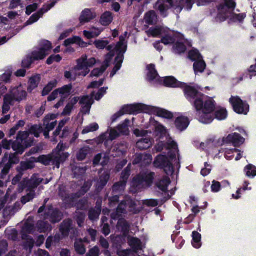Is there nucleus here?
I'll return each instance as SVG.
<instances>
[{"label":"nucleus","instance_id":"8","mask_svg":"<svg viewBox=\"0 0 256 256\" xmlns=\"http://www.w3.org/2000/svg\"><path fill=\"white\" fill-rule=\"evenodd\" d=\"M136 204L130 198H126V200L121 202L116 209V212L112 214V218L116 220L122 214L128 212H132L134 214L138 212L140 210L136 209Z\"/></svg>","mask_w":256,"mask_h":256},{"label":"nucleus","instance_id":"15","mask_svg":"<svg viewBox=\"0 0 256 256\" xmlns=\"http://www.w3.org/2000/svg\"><path fill=\"white\" fill-rule=\"evenodd\" d=\"M130 175V166H128L122 172L120 177V181L116 184L113 186V190L115 194L122 192L124 190L126 182Z\"/></svg>","mask_w":256,"mask_h":256},{"label":"nucleus","instance_id":"54","mask_svg":"<svg viewBox=\"0 0 256 256\" xmlns=\"http://www.w3.org/2000/svg\"><path fill=\"white\" fill-rule=\"evenodd\" d=\"M36 196L34 191L30 190V192L25 196H24L21 198V202L22 204H24L32 200Z\"/></svg>","mask_w":256,"mask_h":256},{"label":"nucleus","instance_id":"55","mask_svg":"<svg viewBox=\"0 0 256 256\" xmlns=\"http://www.w3.org/2000/svg\"><path fill=\"white\" fill-rule=\"evenodd\" d=\"M98 125L96 123H92L86 126L82 130V134H86L90 132H94L98 129Z\"/></svg>","mask_w":256,"mask_h":256},{"label":"nucleus","instance_id":"19","mask_svg":"<svg viewBox=\"0 0 256 256\" xmlns=\"http://www.w3.org/2000/svg\"><path fill=\"white\" fill-rule=\"evenodd\" d=\"M142 106L140 104L130 105L124 106L120 112L114 116L113 121L120 117L124 114H132L134 112H140L142 110Z\"/></svg>","mask_w":256,"mask_h":256},{"label":"nucleus","instance_id":"59","mask_svg":"<svg viewBox=\"0 0 256 256\" xmlns=\"http://www.w3.org/2000/svg\"><path fill=\"white\" fill-rule=\"evenodd\" d=\"M246 176L254 178L256 176V168L252 164H249L245 168Z\"/></svg>","mask_w":256,"mask_h":256},{"label":"nucleus","instance_id":"24","mask_svg":"<svg viewBox=\"0 0 256 256\" xmlns=\"http://www.w3.org/2000/svg\"><path fill=\"white\" fill-rule=\"evenodd\" d=\"M56 118L55 114L48 115L44 118V129L50 131L54 129L56 124V122L54 120Z\"/></svg>","mask_w":256,"mask_h":256},{"label":"nucleus","instance_id":"47","mask_svg":"<svg viewBox=\"0 0 256 256\" xmlns=\"http://www.w3.org/2000/svg\"><path fill=\"white\" fill-rule=\"evenodd\" d=\"M38 230L40 232H46L51 230V226L48 223V222H39L38 224Z\"/></svg>","mask_w":256,"mask_h":256},{"label":"nucleus","instance_id":"48","mask_svg":"<svg viewBox=\"0 0 256 256\" xmlns=\"http://www.w3.org/2000/svg\"><path fill=\"white\" fill-rule=\"evenodd\" d=\"M145 21L148 24H152L156 20V14L154 12L150 11L145 15Z\"/></svg>","mask_w":256,"mask_h":256},{"label":"nucleus","instance_id":"31","mask_svg":"<svg viewBox=\"0 0 256 256\" xmlns=\"http://www.w3.org/2000/svg\"><path fill=\"white\" fill-rule=\"evenodd\" d=\"M36 162V158H32L28 162H22L18 168L20 170L24 171L28 169H32L34 167V162Z\"/></svg>","mask_w":256,"mask_h":256},{"label":"nucleus","instance_id":"5","mask_svg":"<svg viewBox=\"0 0 256 256\" xmlns=\"http://www.w3.org/2000/svg\"><path fill=\"white\" fill-rule=\"evenodd\" d=\"M96 63L94 58L88 59V56L82 55L80 58L76 60V66L74 68L73 72L76 74L86 76L90 72V68L93 66Z\"/></svg>","mask_w":256,"mask_h":256},{"label":"nucleus","instance_id":"9","mask_svg":"<svg viewBox=\"0 0 256 256\" xmlns=\"http://www.w3.org/2000/svg\"><path fill=\"white\" fill-rule=\"evenodd\" d=\"M168 156H170L168 154ZM169 159L168 157L160 154L156 158V160L154 161V164L155 167L159 168L162 169H164L165 172L168 174H172L174 172V168L172 165V162H174L173 161L174 159H175V160H176V162H178L179 164V159L178 158V160H176V158H172L170 156Z\"/></svg>","mask_w":256,"mask_h":256},{"label":"nucleus","instance_id":"14","mask_svg":"<svg viewBox=\"0 0 256 256\" xmlns=\"http://www.w3.org/2000/svg\"><path fill=\"white\" fill-rule=\"evenodd\" d=\"M6 96H10V99L14 102H20L26 99L27 93L24 88L22 85H20L18 86L13 88L10 94Z\"/></svg>","mask_w":256,"mask_h":256},{"label":"nucleus","instance_id":"10","mask_svg":"<svg viewBox=\"0 0 256 256\" xmlns=\"http://www.w3.org/2000/svg\"><path fill=\"white\" fill-rule=\"evenodd\" d=\"M155 150L156 152H160L164 150H169L168 154L172 158H176L180 159L178 154V150L176 144L172 140H169L167 142H160L156 146Z\"/></svg>","mask_w":256,"mask_h":256},{"label":"nucleus","instance_id":"63","mask_svg":"<svg viewBox=\"0 0 256 256\" xmlns=\"http://www.w3.org/2000/svg\"><path fill=\"white\" fill-rule=\"evenodd\" d=\"M174 50L178 53H182L186 51V48L182 42H178L175 44Z\"/></svg>","mask_w":256,"mask_h":256},{"label":"nucleus","instance_id":"35","mask_svg":"<svg viewBox=\"0 0 256 256\" xmlns=\"http://www.w3.org/2000/svg\"><path fill=\"white\" fill-rule=\"evenodd\" d=\"M72 226V221L67 220L63 222L60 226V230L63 236L68 235Z\"/></svg>","mask_w":256,"mask_h":256},{"label":"nucleus","instance_id":"43","mask_svg":"<svg viewBox=\"0 0 256 256\" xmlns=\"http://www.w3.org/2000/svg\"><path fill=\"white\" fill-rule=\"evenodd\" d=\"M206 63L202 58L196 60L194 64V69L195 73L202 72L206 68Z\"/></svg>","mask_w":256,"mask_h":256},{"label":"nucleus","instance_id":"61","mask_svg":"<svg viewBox=\"0 0 256 256\" xmlns=\"http://www.w3.org/2000/svg\"><path fill=\"white\" fill-rule=\"evenodd\" d=\"M189 58L193 61H196L202 58V57L199 52L196 50H192L189 52Z\"/></svg>","mask_w":256,"mask_h":256},{"label":"nucleus","instance_id":"28","mask_svg":"<svg viewBox=\"0 0 256 256\" xmlns=\"http://www.w3.org/2000/svg\"><path fill=\"white\" fill-rule=\"evenodd\" d=\"M175 124L178 129L182 131L187 128L189 122L186 118L182 116L176 118Z\"/></svg>","mask_w":256,"mask_h":256},{"label":"nucleus","instance_id":"39","mask_svg":"<svg viewBox=\"0 0 256 256\" xmlns=\"http://www.w3.org/2000/svg\"><path fill=\"white\" fill-rule=\"evenodd\" d=\"M91 152L90 148L88 146H86L80 148L76 154L77 159L79 160H84L88 154Z\"/></svg>","mask_w":256,"mask_h":256},{"label":"nucleus","instance_id":"16","mask_svg":"<svg viewBox=\"0 0 256 256\" xmlns=\"http://www.w3.org/2000/svg\"><path fill=\"white\" fill-rule=\"evenodd\" d=\"M42 182V179L38 175L32 176L30 180H24L18 185L20 192H22L24 189L28 187L30 189L36 188Z\"/></svg>","mask_w":256,"mask_h":256},{"label":"nucleus","instance_id":"44","mask_svg":"<svg viewBox=\"0 0 256 256\" xmlns=\"http://www.w3.org/2000/svg\"><path fill=\"white\" fill-rule=\"evenodd\" d=\"M128 244L135 251L142 249V243L138 238H130Z\"/></svg>","mask_w":256,"mask_h":256},{"label":"nucleus","instance_id":"23","mask_svg":"<svg viewBox=\"0 0 256 256\" xmlns=\"http://www.w3.org/2000/svg\"><path fill=\"white\" fill-rule=\"evenodd\" d=\"M62 218V214L58 210L50 209L46 212L45 220H49L52 223L60 222Z\"/></svg>","mask_w":256,"mask_h":256},{"label":"nucleus","instance_id":"18","mask_svg":"<svg viewBox=\"0 0 256 256\" xmlns=\"http://www.w3.org/2000/svg\"><path fill=\"white\" fill-rule=\"evenodd\" d=\"M168 2L176 12H180L184 8L190 10L192 6V0H168Z\"/></svg>","mask_w":256,"mask_h":256},{"label":"nucleus","instance_id":"11","mask_svg":"<svg viewBox=\"0 0 256 256\" xmlns=\"http://www.w3.org/2000/svg\"><path fill=\"white\" fill-rule=\"evenodd\" d=\"M52 48V44L49 41L42 40L40 44L39 48L32 53V58L34 60L44 59L49 54Z\"/></svg>","mask_w":256,"mask_h":256},{"label":"nucleus","instance_id":"53","mask_svg":"<svg viewBox=\"0 0 256 256\" xmlns=\"http://www.w3.org/2000/svg\"><path fill=\"white\" fill-rule=\"evenodd\" d=\"M43 128L40 126L34 125L29 129V132L34 134L36 137L38 138L40 134L42 132Z\"/></svg>","mask_w":256,"mask_h":256},{"label":"nucleus","instance_id":"7","mask_svg":"<svg viewBox=\"0 0 256 256\" xmlns=\"http://www.w3.org/2000/svg\"><path fill=\"white\" fill-rule=\"evenodd\" d=\"M69 156L68 154H62L52 152L50 154L42 155L36 158V162H40L45 166L49 165L52 162L53 165L60 168V164L64 162Z\"/></svg>","mask_w":256,"mask_h":256},{"label":"nucleus","instance_id":"37","mask_svg":"<svg viewBox=\"0 0 256 256\" xmlns=\"http://www.w3.org/2000/svg\"><path fill=\"white\" fill-rule=\"evenodd\" d=\"M110 178V175L108 172H104L96 184L98 190H101L107 184Z\"/></svg>","mask_w":256,"mask_h":256},{"label":"nucleus","instance_id":"12","mask_svg":"<svg viewBox=\"0 0 256 256\" xmlns=\"http://www.w3.org/2000/svg\"><path fill=\"white\" fill-rule=\"evenodd\" d=\"M34 220L32 218H28L26 222H25L22 229V239H28V246L30 249L33 248L34 241L30 238H29L27 236V234L34 233L36 230V228L34 226Z\"/></svg>","mask_w":256,"mask_h":256},{"label":"nucleus","instance_id":"42","mask_svg":"<svg viewBox=\"0 0 256 256\" xmlns=\"http://www.w3.org/2000/svg\"><path fill=\"white\" fill-rule=\"evenodd\" d=\"M112 20V16L110 12H104L101 16L100 22L103 26L109 25Z\"/></svg>","mask_w":256,"mask_h":256},{"label":"nucleus","instance_id":"13","mask_svg":"<svg viewBox=\"0 0 256 256\" xmlns=\"http://www.w3.org/2000/svg\"><path fill=\"white\" fill-rule=\"evenodd\" d=\"M230 102L234 110L238 114H246L249 111V106L238 96H232Z\"/></svg>","mask_w":256,"mask_h":256},{"label":"nucleus","instance_id":"25","mask_svg":"<svg viewBox=\"0 0 256 256\" xmlns=\"http://www.w3.org/2000/svg\"><path fill=\"white\" fill-rule=\"evenodd\" d=\"M182 88H184L185 95L187 98H194L196 100L198 95L202 94L201 93L198 92L194 88L187 86L186 84L183 83Z\"/></svg>","mask_w":256,"mask_h":256},{"label":"nucleus","instance_id":"32","mask_svg":"<svg viewBox=\"0 0 256 256\" xmlns=\"http://www.w3.org/2000/svg\"><path fill=\"white\" fill-rule=\"evenodd\" d=\"M30 134L29 131L20 132L18 134L16 138L23 143L25 141H27L30 146L33 142V140L28 137Z\"/></svg>","mask_w":256,"mask_h":256},{"label":"nucleus","instance_id":"3","mask_svg":"<svg viewBox=\"0 0 256 256\" xmlns=\"http://www.w3.org/2000/svg\"><path fill=\"white\" fill-rule=\"evenodd\" d=\"M108 41L102 40H96L94 42L95 46L98 49L102 50L106 48V50L108 51H111L114 50L116 52H119L118 55L116 58V64L114 68L110 74V76L112 77L121 67L123 58L122 56L120 55V54L126 52L127 46L125 42V40L122 36H120V41L116 46H108Z\"/></svg>","mask_w":256,"mask_h":256},{"label":"nucleus","instance_id":"30","mask_svg":"<svg viewBox=\"0 0 256 256\" xmlns=\"http://www.w3.org/2000/svg\"><path fill=\"white\" fill-rule=\"evenodd\" d=\"M78 100L79 98L78 97L72 98L65 107L63 112H62V114L64 116L69 115L74 109V106L78 102Z\"/></svg>","mask_w":256,"mask_h":256},{"label":"nucleus","instance_id":"40","mask_svg":"<svg viewBox=\"0 0 256 256\" xmlns=\"http://www.w3.org/2000/svg\"><path fill=\"white\" fill-rule=\"evenodd\" d=\"M72 89V86L70 84L64 86L60 88H58L60 96L62 99L66 98L70 94Z\"/></svg>","mask_w":256,"mask_h":256},{"label":"nucleus","instance_id":"62","mask_svg":"<svg viewBox=\"0 0 256 256\" xmlns=\"http://www.w3.org/2000/svg\"><path fill=\"white\" fill-rule=\"evenodd\" d=\"M148 36H152L153 37H156L161 34V29L160 28H151L148 32Z\"/></svg>","mask_w":256,"mask_h":256},{"label":"nucleus","instance_id":"22","mask_svg":"<svg viewBox=\"0 0 256 256\" xmlns=\"http://www.w3.org/2000/svg\"><path fill=\"white\" fill-rule=\"evenodd\" d=\"M96 16V14L90 9L84 10L80 16L79 21L80 25L89 22L90 20L95 18Z\"/></svg>","mask_w":256,"mask_h":256},{"label":"nucleus","instance_id":"38","mask_svg":"<svg viewBox=\"0 0 256 256\" xmlns=\"http://www.w3.org/2000/svg\"><path fill=\"white\" fill-rule=\"evenodd\" d=\"M40 77L39 75H36L31 77L29 80V85L28 90L29 92H32L34 88H37L40 82Z\"/></svg>","mask_w":256,"mask_h":256},{"label":"nucleus","instance_id":"64","mask_svg":"<svg viewBox=\"0 0 256 256\" xmlns=\"http://www.w3.org/2000/svg\"><path fill=\"white\" fill-rule=\"evenodd\" d=\"M62 60V57L59 55H52L50 56L47 60L46 62L48 64H52L54 62H59Z\"/></svg>","mask_w":256,"mask_h":256},{"label":"nucleus","instance_id":"56","mask_svg":"<svg viewBox=\"0 0 256 256\" xmlns=\"http://www.w3.org/2000/svg\"><path fill=\"white\" fill-rule=\"evenodd\" d=\"M56 86V81L54 80L49 82L48 85L44 87L42 92L43 96H46L52 90V89Z\"/></svg>","mask_w":256,"mask_h":256},{"label":"nucleus","instance_id":"6","mask_svg":"<svg viewBox=\"0 0 256 256\" xmlns=\"http://www.w3.org/2000/svg\"><path fill=\"white\" fill-rule=\"evenodd\" d=\"M235 7L236 3L234 0H222L218 8L217 20L224 22L227 18L232 16Z\"/></svg>","mask_w":256,"mask_h":256},{"label":"nucleus","instance_id":"2","mask_svg":"<svg viewBox=\"0 0 256 256\" xmlns=\"http://www.w3.org/2000/svg\"><path fill=\"white\" fill-rule=\"evenodd\" d=\"M28 146H30V144H28L27 141H25L23 143L16 138V140L13 142L12 148L16 152L14 154L6 153L0 163V166L2 168L1 174L2 178H4L8 174L13 164L19 162L20 160L17 154H22L25 148Z\"/></svg>","mask_w":256,"mask_h":256},{"label":"nucleus","instance_id":"21","mask_svg":"<svg viewBox=\"0 0 256 256\" xmlns=\"http://www.w3.org/2000/svg\"><path fill=\"white\" fill-rule=\"evenodd\" d=\"M152 160V156L150 154H138L135 156L133 164H140L141 166H146L150 164Z\"/></svg>","mask_w":256,"mask_h":256},{"label":"nucleus","instance_id":"46","mask_svg":"<svg viewBox=\"0 0 256 256\" xmlns=\"http://www.w3.org/2000/svg\"><path fill=\"white\" fill-rule=\"evenodd\" d=\"M170 184V180L168 178L165 177L162 180L158 182L157 184V186L162 191L166 192L167 190L168 186Z\"/></svg>","mask_w":256,"mask_h":256},{"label":"nucleus","instance_id":"57","mask_svg":"<svg viewBox=\"0 0 256 256\" xmlns=\"http://www.w3.org/2000/svg\"><path fill=\"white\" fill-rule=\"evenodd\" d=\"M130 123L128 120H126L124 122L118 126L119 132L123 134L126 135L128 134V124Z\"/></svg>","mask_w":256,"mask_h":256},{"label":"nucleus","instance_id":"36","mask_svg":"<svg viewBox=\"0 0 256 256\" xmlns=\"http://www.w3.org/2000/svg\"><path fill=\"white\" fill-rule=\"evenodd\" d=\"M118 136V134L114 130H110L106 132L101 136L100 138L102 140H112L116 139Z\"/></svg>","mask_w":256,"mask_h":256},{"label":"nucleus","instance_id":"51","mask_svg":"<svg viewBox=\"0 0 256 256\" xmlns=\"http://www.w3.org/2000/svg\"><path fill=\"white\" fill-rule=\"evenodd\" d=\"M192 238H193V246L196 248H198L200 247V240H201V235L196 232H194L192 233Z\"/></svg>","mask_w":256,"mask_h":256},{"label":"nucleus","instance_id":"1","mask_svg":"<svg viewBox=\"0 0 256 256\" xmlns=\"http://www.w3.org/2000/svg\"><path fill=\"white\" fill-rule=\"evenodd\" d=\"M199 120L204 124L210 123L214 116L212 112L215 108L214 100L204 94H199L194 103Z\"/></svg>","mask_w":256,"mask_h":256},{"label":"nucleus","instance_id":"34","mask_svg":"<svg viewBox=\"0 0 256 256\" xmlns=\"http://www.w3.org/2000/svg\"><path fill=\"white\" fill-rule=\"evenodd\" d=\"M152 140L150 138H146L139 140L136 142V147L140 150H146L151 146Z\"/></svg>","mask_w":256,"mask_h":256},{"label":"nucleus","instance_id":"58","mask_svg":"<svg viewBox=\"0 0 256 256\" xmlns=\"http://www.w3.org/2000/svg\"><path fill=\"white\" fill-rule=\"evenodd\" d=\"M227 112L226 110L220 108L216 112V118L219 120H223L227 117Z\"/></svg>","mask_w":256,"mask_h":256},{"label":"nucleus","instance_id":"26","mask_svg":"<svg viewBox=\"0 0 256 256\" xmlns=\"http://www.w3.org/2000/svg\"><path fill=\"white\" fill-rule=\"evenodd\" d=\"M226 140L228 142L232 143L235 146L240 145L244 142V139L240 134L236 133L229 134Z\"/></svg>","mask_w":256,"mask_h":256},{"label":"nucleus","instance_id":"20","mask_svg":"<svg viewBox=\"0 0 256 256\" xmlns=\"http://www.w3.org/2000/svg\"><path fill=\"white\" fill-rule=\"evenodd\" d=\"M94 93L92 92L90 96H84L82 98L80 104L82 105V112L84 114L88 113L90 111L91 106L94 103L93 97Z\"/></svg>","mask_w":256,"mask_h":256},{"label":"nucleus","instance_id":"49","mask_svg":"<svg viewBox=\"0 0 256 256\" xmlns=\"http://www.w3.org/2000/svg\"><path fill=\"white\" fill-rule=\"evenodd\" d=\"M101 212V209L99 206L95 209H92L89 212V218L92 220H94L98 218Z\"/></svg>","mask_w":256,"mask_h":256},{"label":"nucleus","instance_id":"33","mask_svg":"<svg viewBox=\"0 0 256 256\" xmlns=\"http://www.w3.org/2000/svg\"><path fill=\"white\" fill-rule=\"evenodd\" d=\"M76 44L82 47L86 46V44L78 36H74L66 40L64 42L66 46H68L71 44Z\"/></svg>","mask_w":256,"mask_h":256},{"label":"nucleus","instance_id":"60","mask_svg":"<svg viewBox=\"0 0 256 256\" xmlns=\"http://www.w3.org/2000/svg\"><path fill=\"white\" fill-rule=\"evenodd\" d=\"M106 68L104 66H102L100 68H94L90 74V77H98L101 76Z\"/></svg>","mask_w":256,"mask_h":256},{"label":"nucleus","instance_id":"29","mask_svg":"<svg viewBox=\"0 0 256 256\" xmlns=\"http://www.w3.org/2000/svg\"><path fill=\"white\" fill-rule=\"evenodd\" d=\"M164 84L166 86L170 87H182L183 83L178 82L172 76L166 77L164 80Z\"/></svg>","mask_w":256,"mask_h":256},{"label":"nucleus","instance_id":"4","mask_svg":"<svg viewBox=\"0 0 256 256\" xmlns=\"http://www.w3.org/2000/svg\"><path fill=\"white\" fill-rule=\"evenodd\" d=\"M154 173L147 172L144 174H140V175L134 177L132 182V190L134 192L145 188L150 186L152 183Z\"/></svg>","mask_w":256,"mask_h":256},{"label":"nucleus","instance_id":"41","mask_svg":"<svg viewBox=\"0 0 256 256\" xmlns=\"http://www.w3.org/2000/svg\"><path fill=\"white\" fill-rule=\"evenodd\" d=\"M87 242L86 238H84V240L81 239H78L76 240L74 244V248L76 251L79 254H82L86 252V248L83 244V242Z\"/></svg>","mask_w":256,"mask_h":256},{"label":"nucleus","instance_id":"45","mask_svg":"<svg viewBox=\"0 0 256 256\" xmlns=\"http://www.w3.org/2000/svg\"><path fill=\"white\" fill-rule=\"evenodd\" d=\"M14 103L10 99V96H6L2 106V113L6 114L10 110V106L13 105Z\"/></svg>","mask_w":256,"mask_h":256},{"label":"nucleus","instance_id":"52","mask_svg":"<svg viewBox=\"0 0 256 256\" xmlns=\"http://www.w3.org/2000/svg\"><path fill=\"white\" fill-rule=\"evenodd\" d=\"M60 235H56L54 237L48 238L46 242V247L48 248L52 245H56L60 240Z\"/></svg>","mask_w":256,"mask_h":256},{"label":"nucleus","instance_id":"27","mask_svg":"<svg viewBox=\"0 0 256 256\" xmlns=\"http://www.w3.org/2000/svg\"><path fill=\"white\" fill-rule=\"evenodd\" d=\"M148 72V79L150 81L156 80L158 81L159 80V76L157 73V72L155 70V66L154 64H150L147 67Z\"/></svg>","mask_w":256,"mask_h":256},{"label":"nucleus","instance_id":"50","mask_svg":"<svg viewBox=\"0 0 256 256\" xmlns=\"http://www.w3.org/2000/svg\"><path fill=\"white\" fill-rule=\"evenodd\" d=\"M156 114L158 116L170 119L172 118V114L165 110L162 108H157L156 109Z\"/></svg>","mask_w":256,"mask_h":256},{"label":"nucleus","instance_id":"17","mask_svg":"<svg viewBox=\"0 0 256 256\" xmlns=\"http://www.w3.org/2000/svg\"><path fill=\"white\" fill-rule=\"evenodd\" d=\"M56 3V0H53L50 2V4H48L44 5L42 8H41L37 13L34 14L30 18V19L27 21L26 24L27 25H29L36 22L45 12H48L52 7H54Z\"/></svg>","mask_w":256,"mask_h":256}]
</instances>
